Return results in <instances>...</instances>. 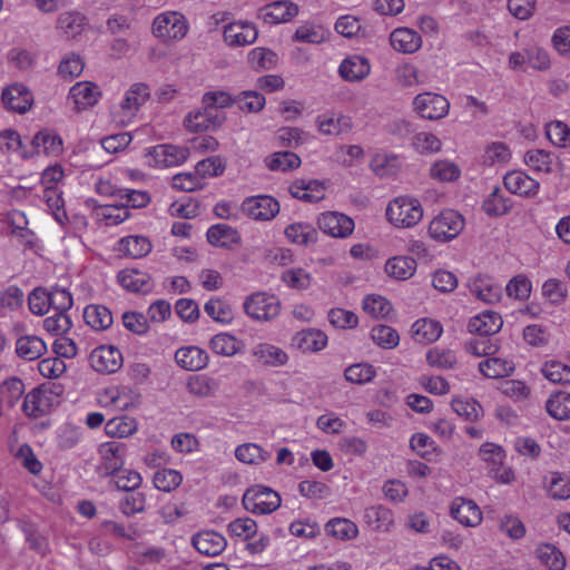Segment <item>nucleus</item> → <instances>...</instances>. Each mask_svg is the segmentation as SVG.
I'll return each mask as SVG.
<instances>
[{
	"mask_svg": "<svg viewBox=\"0 0 570 570\" xmlns=\"http://www.w3.org/2000/svg\"><path fill=\"white\" fill-rule=\"evenodd\" d=\"M386 216L396 227L409 228L422 219L423 209L417 199L397 197L387 205Z\"/></svg>",
	"mask_w": 570,
	"mask_h": 570,
	"instance_id": "1",
	"label": "nucleus"
},
{
	"mask_svg": "<svg viewBox=\"0 0 570 570\" xmlns=\"http://www.w3.org/2000/svg\"><path fill=\"white\" fill-rule=\"evenodd\" d=\"M151 31L163 41L181 40L187 35L188 22L181 13L167 11L154 19Z\"/></svg>",
	"mask_w": 570,
	"mask_h": 570,
	"instance_id": "2",
	"label": "nucleus"
},
{
	"mask_svg": "<svg viewBox=\"0 0 570 570\" xmlns=\"http://www.w3.org/2000/svg\"><path fill=\"white\" fill-rule=\"evenodd\" d=\"M243 505L254 514H268L279 508L281 497L268 487L254 485L244 493Z\"/></svg>",
	"mask_w": 570,
	"mask_h": 570,
	"instance_id": "3",
	"label": "nucleus"
},
{
	"mask_svg": "<svg viewBox=\"0 0 570 570\" xmlns=\"http://www.w3.org/2000/svg\"><path fill=\"white\" fill-rule=\"evenodd\" d=\"M463 228V216L456 210L446 209L431 220L429 234L438 242H449L459 236Z\"/></svg>",
	"mask_w": 570,
	"mask_h": 570,
	"instance_id": "4",
	"label": "nucleus"
},
{
	"mask_svg": "<svg viewBox=\"0 0 570 570\" xmlns=\"http://www.w3.org/2000/svg\"><path fill=\"white\" fill-rule=\"evenodd\" d=\"M281 303L274 295L254 293L244 302L245 313L256 321H269L279 314Z\"/></svg>",
	"mask_w": 570,
	"mask_h": 570,
	"instance_id": "5",
	"label": "nucleus"
},
{
	"mask_svg": "<svg viewBox=\"0 0 570 570\" xmlns=\"http://www.w3.org/2000/svg\"><path fill=\"white\" fill-rule=\"evenodd\" d=\"M479 455L488 464L490 474L501 483H509L513 480V472L510 468L503 466L504 450L493 443H484L479 450Z\"/></svg>",
	"mask_w": 570,
	"mask_h": 570,
	"instance_id": "6",
	"label": "nucleus"
},
{
	"mask_svg": "<svg viewBox=\"0 0 570 570\" xmlns=\"http://www.w3.org/2000/svg\"><path fill=\"white\" fill-rule=\"evenodd\" d=\"M413 107L422 118L438 120L448 115L450 102L442 95L423 92L413 99Z\"/></svg>",
	"mask_w": 570,
	"mask_h": 570,
	"instance_id": "7",
	"label": "nucleus"
},
{
	"mask_svg": "<svg viewBox=\"0 0 570 570\" xmlns=\"http://www.w3.org/2000/svg\"><path fill=\"white\" fill-rule=\"evenodd\" d=\"M240 209L255 220H271L279 213V204L272 196L259 195L247 197Z\"/></svg>",
	"mask_w": 570,
	"mask_h": 570,
	"instance_id": "8",
	"label": "nucleus"
},
{
	"mask_svg": "<svg viewBox=\"0 0 570 570\" xmlns=\"http://www.w3.org/2000/svg\"><path fill=\"white\" fill-rule=\"evenodd\" d=\"M91 367L98 373H116L122 366L121 352L112 345L96 347L89 356Z\"/></svg>",
	"mask_w": 570,
	"mask_h": 570,
	"instance_id": "9",
	"label": "nucleus"
},
{
	"mask_svg": "<svg viewBox=\"0 0 570 570\" xmlns=\"http://www.w3.org/2000/svg\"><path fill=\"white\" fill-rule=\"evenodd\" d=\"M258 37L256 26L248 21H234L224 27V40L230 47L252 45Z\"/></svg>",
	"mask_w": 570,
	"mask_h": 570,
	"instance_id": "10",
	"label": "nucleus"
},
{
	"mask_svg": "<svg viewBox=\"0 0 570 570\" xmlns=\"http://www.w3.org/2000/svg\"><path fill=\"white\" fill-rule=\"evenodd\" d=\"M317 225L326 235L340 238L348 236L354 229L353 219L336 212L323 213L317 219Z\"/></svg>",
	"mask_w": 570,
	"mask_h": 570,
	"instance_id": "11",
	"label": "nucleus"
},
{
	"mask_svg": "<svg viewBox=\"0 0 570 570\" xmlns=\"http://www.w3.org/2000/svg\"><path fill=\"white\" fill-rule=\"evenodd\" d=\"M148 155L158 167H173L184 164L189 157V149L175 145H158L153 147Z\"/></svg>",
	"mask_w": 570,
	"mask_h": 570,
	"instance_id": "12",
	"label": "nucleus"
},
{
	"mask_svg": "<svg viewBox=\"0 0 570 570\" xmlns=\"http://www.w3.org/2000/svg\"><path fill=\"white\" fill-rule=\"evenodd\" d=\"M1 100L7 109L18 114L27 112L33 104L32 94L19 83L4 88Z\"/></svg>",
	"mask_w": 570,
	"mask_h": 570,
	"instance_id": "13",
	"label": "nucleus"
},
{
	"mask_svg": "<svg viewBox=\"0 0 570 570\" xmlns=\"http://www.w3.org/2000/svg\"><path fill=\"white\" fill-rule=\"evenodd\" d=\"M99 453L102 459L101 469L106 475H112L125 463L126 445L120 441H110L100 445Z\"/></svg>",
	"mask_w": 570,
	"mask_h": 570,
	"instance_id": "14",
	"label": "nucleus"
},
{
	"mask_svg": "<svg viewBox=\"0 0 570 570\" xmlns=\"http://www.w3.org/2000/svg\"><path fill=\"white\" fill-rule=\"evenodd\" d=\"M191 544L199 553L216 557L226 549L227 541L219 532L205 530L193 535Z\"/></svg>",
	"mask_w": 570,
	"mask_h": 570,
	"instance_id": "15",
	"label": "nucleus"
},
{
	"mask_svg": "<svg viewBox=\"0 0 570 570\" xmlns=\"http://www.w3.org/2000/svg\"><path fill=\"white\" fill-rule=\"evenodd\" d=\"M327 345V335L317 328H306L292 337V346L303 353H316Z\"/></svg>",
	"mask_w": 570,
	"mask_h": 570,
	"instance_id": "16",
	"label": "nucleus"
},
{
	"mask_svg": "<svg viewBox=\"0 0 570 570\" xmlns=\"http://www.w3.org/2000/svg\"><path fill=\"white\" fill-rule=\"evenodd\" d=\"M504 187L512 194L532 197L539 190V183L521 170H511L503 177Z\"/></svg>",
	"mask_w": 570,
	"mask_h": 570,
	"instance_id": "17",
	"label": "nucleus"
},
{
	"mask_svg": "<svg viewBox=\"0 0 570 570\" xmlns=\"http://www.w3.org/2000/svg\"><path fill=\"white\" fill-rule=\"evenodd\" d=\"M471 294L487 304L498 303L502 296V286L488 275H479L469 283Z\"/></svg>",
	"mask_w": 570,
	"mask_h": 570,
	"instance_id": "18",
	"label": "nucleus"
},
{
	"mask_svg": "<svg viewBox=\"0 0 570 570\" xmlns=\"http://www.w3.org/2000/svg\"><path fill=\"white\" fill-rule=\"evenodd\" d=\"M100 96L98 86L89 81L77 82L69 91V98L72 99L77 111L95 106Z\"/></svg>",
	"mask_w": 570,
	"mask_h": 570,
	"instance_id": "19",
	"label": "nucleus"
},
{
	"mask_svg": "<svg viewBox=\"0 0 570 570\" xmlns=\"http://www.w3.org/2000/svg\"><path fill=\"white\" fill-rule=\"evenodd\" d=\"M289 193L299 200L316 203L325 197V187L320 180L296 179L291 184Z\"/></svg>",
	"mask_w": 570,
	"mask_h": 570,
	"instance_id": "20",
	"label": "nucleus"
},
{
	"mask_svg": "<svg viewBox=\"0 0 570 570\" xmlns=\"http://www.w3.org/2000/svg\"><path fill=\"white\" fill-rule=\"evenodd\" d=\"M451 515L465 527H475L482 521V513L472 500L456 498L451 504Z\"/></svg>",
	"mask_w": 570,
	"mask_h": 570,
	"instance_id": "21",
	"label": "nucleus"
},
{
	"mask_svg": "<svg viewBox=\"0 0 570 570\" xmlns=\"http://www.w3.org/2000/svg\"><path fill=\"white\" fill-rule=\"evenodd\" d=\"M502 324L503 321L500 314L485 311L469 321L468 330L479 336H491L501 330Z\"/></svg>",
	"mask_w": 570,
	"mask_h": 570,
	"instance_id": "22",
	"label": "nucleus"
},
{
	"mask_svg": "<svg viewBox=\"0 0 570 570\" xmlns=\"http://www.w3.org/2000/svg\"><path fill=\"white\" fill-rule=\"evenodd\" d=\"M118 282L120 285L134 293L147 294L153 289L151 277L138 269H124L118 274Z\"/></svg>",
	"mask_w": 570,
	"mask_h": 570,
	"instance_id": "23",
	"label": "nucleus"
},
{
	"mask_svg": "<svg viewBox=\"0 0 570 570\" xmlns=\"http://www.w3.org/2000/svg\"><path fill=\"white\" fill-rule=\"evenodd\" d=\"M391 46L399 52L413 53L422 46L421 36L410 28H397L390 35Z\"/></svg>",
	"mask_w": 570,
	"mask_h": 570,
	"instance_id": "24",
	"label": "nucleus"
},
{
	"mask_svg": "<svg viewBox=\"0 0 570 570\" xmlns=\"http://www.w3.org/2000/svg\"><path fill=\"white\" fill-rule=\"evenodd\" d=\"M177 364L188 371H199L208 363L207 353L198 346H186L175 353Z\"/></svg>",
	"mask_w": 570,
	"mask_h": 570,
	"instance_id": "25",
	"label": "nucleus"
},
{
	"mask_svg": "<svg viewBox=\"0 0 570 570\" xmlns=\"http://www.w3.org/2000/svg\"><path fill=\"white\" fill-rule=\"evenodd\" d=\"M263 12L266 22L282 23L297 16L298 6L288 0H281L265 6Z\"/></svg>",
	"mask_w": 570,
	"mask_h": 570,
	"instance_id": "26",
	"label": "nucleus"
},
{
	"mask_svg": "<svg viewBox=\"0 0 570 570\" xmlns=\"http://www.w3.org/2000/svg\"><path fill=\"white\" fill-rule=\"evenodd\" d=\"M370 70L371 67L367 59L355 55L342 61L338 72L347 81H360L370 73Z\"/></svg>",
	"mask_w": 570,
	"mask_h": 570,
	"instance_id": "27",
	"label": "nucleus"
},
{
	"mask_svg": "<svg viewBox=\"0 0 570 570\" xmlns=\"http://www.w3.org/2000/svg\"><path fill=\"white\" fill-rule=\"evenodd\" d=\"M255 360L267 366H282L287 363L288 355L281 347L268 343L257 344L252 352Z\"/></svg>",
	"mask_w": 570,
	"mask_h": 570,
	"instance_id": "28",
	"label": "nucleus"
},
{
	"mask_svg": "<svg viewBox=\"0 0 570 570\" xmlns=\"http://www.w3.org/2000/svg\"><path fill=\"white\" fill-rule=\"evenodd\" d=\"M206 236L208 243L216 247H230L240 242L238 232L225 224L213 225Z\"/></svg>",
	"mask_w": 570,
	"mask_h": 570,
	"instance_id": "29",
	"label": "nucleus"
},
{
	"mask_svg": "<svg viewBox=\"0 0 570 570\" xmlns=\"http://www.w3.org/2000/svg\"><path fill=\"white\" fill-rule=\"evenodd\" d=\"M47 351L46 343L36 335L20 337L16 344L17 354L27 361H33L42 356Z\"/></svg>",
	"mask_w": 570,
	"mask_h": 570,
	"instance_id": "30",
	"label": "nucleus"
},
{
	"mask_svg": "<svg viewBox=\"0 0 570 570\" xmlns=\"http://www.w3.org/2000/svg\"><path fill=\"white\" fill-rule=\"evenodd\" d=\"M416 261L409 256H395L385 264V272L395 279H409L416 271Z\"/></svg>",
	"mask_w": 570,
	"mask_h": 570,
	"instance_id": "31",
	"label": "nucleus"
},
{
	"mask_svg": "<svg viewBox=\"0 0 570 570\" xmlns=\"http://www.w3.org/2000/svg\"><path fill=\"white\" fill-rule=\"evenodd\" d=\"M414 338L420 343L435 342L442 334V325L431 318L417 320L412 325Z\"/></svg>",
	"mask_w": 570,
	"mask_h": 570,
	"instance_id": "32",
	"label": "nucleus"
},
{
	"mask_svg": "<svg viewBox=\"0 0 570 570\" xmlns=\"http://www.w3.org/2000/svg\"><path fill=\"white\" fill-rule=\"evenodd\" d=\"M148 98V86L145 83H134L127 91L120 107L127 115L132 116Z\"/></svg>",
	"mask_w": 570,
	"mask_h": 570,
	"instance_id": "33",
	"label": "nucleus"
},
{
	"mask_svg": "<svg viewBox=\"0 0 570 570\" xmlns=\"http://www.w3.org/2000/svg\"><path fill=\"white\" fill-rule=\"evenodd\" d=\"M31 145L36 154L58 156L62 151V139L49 131H39L32 138Z\"/></svg>",
	"mask_w": 570,
	"mask_h": 570,
	"instance_id": "34",
	"label": "nucleus"
},
{
	"mask_svg": "<svg viewBox=\"0 0 570 570\" xmlns=\"http://www.w3.org/2000/svg\"><path fill=\"white\" fill-rule=\"evenodd\" d=\"M512 208L510 198L502 195L500 187H494L484 199L482 209L488 216L498 217L508 214Z\"/></svg>",
	"mask_w": 570,
	"mask_h": 570,
	"instance_id": "35",
	"label": "nucleus"
},
{
	"mask_svg": "<svg viewBox=\"0 0 570 570\" xmlns=\"http://www.w3.org/2000/svg\"><path fill=\"white\" fill-rule=\"evenodd\" d=\"M86 323L97 331L107 330L112 324V314L104 305H89L83 311Z\"/></svg>",
	"mask_w": 570,
	"mask_h": 570,
	"instance_id": "36",
	"label": "nucleus"
},
{
	"mask_svg": "<svg viewBox=\"0 0 570 570\" xmlns=\"http://www.w3.org/2000/svg\"><path fill=\"white\" fill-rule=\"evenodd\" d=\"M546 409L556 420L570 419V393L563 391L552 393L546 403Z\"/></svg>",
	"mask_w": 570,
	"mask_h": 570,
	"instance_id": "37",
	"label": "nucleus"
},
{
	"mask_svg": "<svg viewBox=\"0 0 570 570\" xmlns=\"http://www.w3.org/2000/svg\"><path fill=\"white\" fill-rule=\"evenodd\" d=\"M524 161L533 170L549 174L553 170L556 157L543 149H532L525 153Z\"/></svg>",
	"mask_w": 570,
	"mask_h": 570,
	"instance_id": "38",
	"label": "nucleus"
},
{
	"mask_svg": "<svg viewBox=\"0 0 570 570\" xmlns=\"http://www.w3.org/2000/svg\"><path fill=\"white\" fill-rule=\"evenodd\" d=\"M325 530L327 534L340 540L354 539L358 533L356 524L344 518H334L330 520L325 525Z\"/></svg>",
	"mask_w": 570,
	"mask_h": 570,
	"instance_id": "39",
	"label": "nucleus"
},
{
	"mask_svg": "<svg viewBox=\"0 0 570 570\" xmlns=\"http://www.w3.org/2000/svg\"><path fill=\"white\" fill-rule=\"evenodd\" d=\"M48 397L40 389H33L23 400L22 410L28 416L39 417L46 413Z\"/></svg>",
	"mask_w": 570,
	"mask_h": 570,
	"instance_id": "40",
	"label": "nucleus"
},
{
	"mask_svg": "<svg viewBox=\"0 0 570 570\" xmlns=\"http://www.w3.org/2000/svg\"><path fill=\"white\" fill-rule=\"evenodd\" d=\"M119 249L132 258H140L151 250V244L147 237L128 236L120 239Z\"/></svg>",
	"mask_w": 570,
	"mask_h": 570,
	"instance_id": "41",
	"label": "nucleus"
},
{
	"mask_svg": "<svg viewBox=\"0 0 570 570\" xmlns=\"http://www.w3.org/2000/svg\"><path fill=\"white\" fill-rule=\"evenodd\" d=\"M86 21V17L80 12H63L58 18V28L62 30L68 38H75L77 35L81 33Z\"/></svg>",
	"mask_w": 570,
	"mask_h": 570,
	"instance_id": "42",
	"label": "nucleus"
},
{
	"mask_svg": "<svg viewBox=\"0 0 570 570\" xmlns=\"http://www.w3.org/2000/svg\"><path fill=\"white\" fill-rule=\"evenodd\" d=\"M235 456L243 463L259 464L268 460L271 458V453L264 451L255 443H245L236 448Z\"/></svg>",
	"mask_w": 570,
	"mask_h": 570,
	"instance_id": "43",
	"label": "nucleus"
},
{
	"mask_svg": "<svg viewBox=\"0 0 570 570\" xmlns=\"http://www.w3.org/2000/svg\"><path fill=\"white\" fill-rule=\"evenodd\" d=\"M286 237L295 244L308 245L317 239V232L308 224L295 223L286 227Z\"/></svg>",
	"mask_w": 570,
	"mask_h": 570,
	"instance_id": "44",
	"label": "nucleus"
},
{
	"mask_svg": "<svg viewBox=\"0 0 570 570\" xmlns=\"http://www.w3.org/2000/svg\"><path fill=\"white\" fill-rule=\"evenodd\" d=\"M248 62L255 70H271L277 65V55L271 49L257 47L249 51Z\"/></svg>",
	"mask_w": 570,
	"mask_h": 570,
	"instance_id": "45",
	"label": "nucleus"
},
{
	"mask_svg": "<svg viewBox=\"0 0 570 570\" xmlns=\"http://www.w3.org/2000/svg\"><path fill=\"white\" fill-rule=\"evenodd\" d=\"M479 370L487 377L498 379L509 375L513 371V365L503 358L491 357L480 362Z\"/></svg>",
	"mask_w": 570,
	"mask_h": 570,
	"instance_id": "46",
	"label": "nucleus"
},
{
	"mask_svg": "<svg viewBox=\"0 0 570 570\" xmlns=\"http://www.w3.org/2000/svg\"><path fill=\"white\" fill-rule=\"evenodd\" d=\"M365 517L376 530L389 531L394 522L393 512L384 505H373L366 509Z\"/></svg>",
	"mask_w": 570,
	"mask_h": 570,
	"instance_id": "47",
	"label": "nucleus"
},
{
	"mask_svg": "<svg viewBox=\"0 0 570 570\" xmlns=\"http://www.w3.org/2000/svg\"><path fill=\"white\" fill-rule=\"evenodd\" d=\"M363 309L375 318H386L392 312V304L383 296L371 294L363 299Z\"/></svg>",
	"mask_w": 570,
	"mask_h": 570,
	"instance_id": "48",
	"label": "nucleus"
},
{
	"mask_svg": "<svg viewBox=\"0 0 570 570\" xmlns=\"http://www.w3.org/2000/svg\"><path fill=\"white\" fill-rule=\"evenodd\" d=\"M240 342L236 340L233 335L227 333H220L215 335L210 342L209 346L214 353L223 356H233L239 352Z\"/></svg>",
	"mask_w": 570,
	"mask_h": 570,
	"instance_id": "49",
	"label": "nucleus"
},
{
	"mask_svg": "<svg viewBox=\"0 0 570 570\" xmlns=\"http://www.w3.org/2000/svg\"><path fill=\"white\" fill-rule=\"evenodd\" d=\"M511 158L509 147L501 141H495L487 146L482 156L485 166L504 165Z\"/></svg>",
	"mask_w": 570,
	"mask_h": 570,
	"instance_id": "50",
	"label": "nucleus"
},
{
	"mask_svg": "<svg viewBox=\"0 0 570 570\" xmlns=\"http://www.w3.org/2000/svg\"><path fill=\"white\" fill-rule=\"evenodd\" d=\"M187 391L198 397H208L217 390L215 380L205 375H194L187 381Z\"/></svg>",
	"mask_w": 570,
	"mask_h": 570,
	"instance_id": "51",
	"label": "nucleus"
},
{
	"mask_svg": "<svg viewBox=\"0 0 570 570\" xmlns=\"http://www.w3.org/2000/svg\"><path fill=\"white\" fill-rule=\"evenodd\" d=\"M153 481L158 490L170 492L180 485L183 475L177 470L163 469L155 473Z\"/></svg>",
	"mask_w": 570,
	"mask_h": 570,
	"instance_id": "52",
	"label": "nucleus"
},
{
	"mask_svg": "<svg viewBox=\"0 0 570 570\" xmlns=\"http://www.w3.org/2000/svg\"><path fill=\"white\" fill-rule=\"evenodd\" d=\"M112 476L115 487L125 492L137 490L142 482L140 473L130 469H120Z\"/></svg>",
	"mask_w": 570,
	"mask_h": 570,
	"instance_id": "53",
	"label": "nucleus"
},
{
	"mask_svg": "<svg viewBox=\"0 0 570 570\" xmlns=\"http://www.w3.org/2000/svg\"><path fill=\"white\" fill-rule=\"evenodd\" d=\"M541 372L543 376L552 383L562 385L570 384V366L561 362H547L542 366Z\"/></svg>",
	"mask_w": 570,
	"mask_h": 570,
	"instance_id": "54",
	"label": "nucleus"
},
{
	"mask_svg": "<svg viewBox=\"0 0 570 570\" xmlns=\"http://www.w3.org/2000/svg\"><path fill=\"white\" fill-rule=\"evenodd\" d=\"M137 430V424L134 419L126 416L114 417L105 425V431L112 438H126Z\"/></svg>",
	"mask_w": 570,
	"mask_h": 570,
	"instance_id": "55",
	"label": "nucleus"
},
{
	"mask_svg": "<svg viewBox=\"0 0 570 570\" xmlns=\"http://www.w3.org/2000/svg\"><path fill=\"white\" fill-rule=\"evenodd\" d=\"M537 554L542 563L550 570H562L566 567V559L562 552L552 544H543L538 548Z\"/></svg>",
	"mask_w": 570,
	"mask_h": 570,
	"instance_id": "56",
	"label": "nucleus"
},
{
	"mask_svg": "<svg viewBox=\"0 0 570 570\" xmlns=\"http://www.w3.org/2000/svg\"><path fill=\"white\" fill-rule=\"evenodd\" d=\"M372 340L382 348H394L399 345L400 336L397 332L387 325L374 326L371 331Z\"/></svg>",
	"mask_w": 570,
	"mask_h": 570,
	"instance_id": "57",
	"label": "nucleus"
},
{
	"mask_svg": "<svg viewBox=\"0 0 570 570\" xmlns=\"http://www.w3.org/2000/svg\"><path fill=\"white\" fill-rule=\"evenodd\" d=\"M376 374L375 368L367 363H356L348 366L345 372V379L355 384H365L371 382Z\"/></svg>",
	"mask_w": 570,
	"mask_h": 570,
	"instance_id": "58",
	"label": "nucleus"
},
{
	"mask_svg": "<svg viewBox=\"0 0 570 570\" xmlns=\"http://www.w3.org/2000/svg\"><path fill=\"white\" fill-rule=\"evenodd\" d=\"M548 139L556 146L566 148L570 146V128L562 121H551L546 127Z\"/></svg>",
	"mask_w": 570,
	"mask_h": 570,
	"instance_id": "59",
	"label": "nucleus"
},
{
	"mask_svg": "<svg viewBox=\"0 0 570 570\" xmlns=\"http://www.w3.org/2000/svg\"><path fill=\"white\" fill-rule=\"evenodd\" d=\"M551 498L557 500H566L570 498V479L558 472H552L547 485Z\"/></svg>",
	"mask_w": 570,
	"mask_h": 570,
	"instance_id": "60",
	"label": "nucleus"
},
{
	"mask_svg": "<svg viewBox=\"0 0 570 570\" xmlns=\"http://www.w3.org/2000/svg\"><path fill=\"white\" fill-rule=\"evenodd\" d=\"M24 392V384L18 377L6 380L0 387L1 401L12 407Z\"/></svg>",
	"mask_w": 570,
	"mask_h": 570,
	"instance_id": "61",
	"label": "nucleus"
},
{
	"mask_svg": "<svg viewBox=\"0 0 570 570\" xmlns=\"http://www.w3.org/2000/svg\"><path fill=\"white\" fill-rule=\"evenodd\" d=\"M301 165V158L292 151H278L274 153L268 161L267 166L271 170H291L298 168Z\"/></svg>",
	"mask_w": 570,
	"mask_h": 570,
	"instance_id": "62",
	"label": "nucleus"
},
{
	"mask_svg": "<svg viewBox=\"0 0 570 570\" xmlns=\"http://www.w3.org/2000/svg\"><path fill=\"white\" fill-rule=\"evenodd\" d=\"M460 174V168L454 163L448 160L435 161L430 168L431 177L440 181L456 180Z\"/></svg>",
	"mask_w": 570,
	"mask_h": 570,
	"instance_id": "63",
	"label": "nucleus"
},
{
	"mask_svg": "<svg viewBox=\"0 0 570 570\" xmlns=\"http://www.w3.org/2000/svg\"><path fill=\"white\" fill-rule=\"evenodd\" d=\"M146 497L141 492L130 491L119 502L120 511L127 515L141 513L145 510Z\"/></svg>",
	"mask_w": 570,
	"mask_h": 570,
	"instance_id": "64",
	"label": "nucleus"
}]
</instances>
